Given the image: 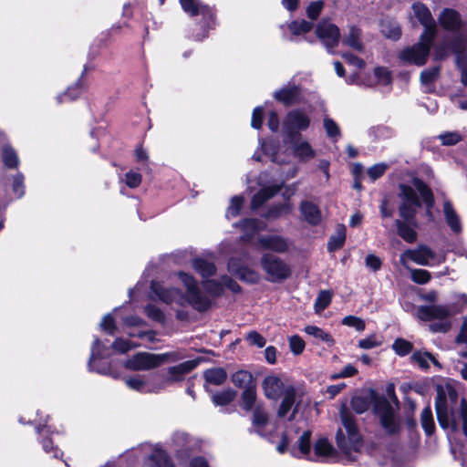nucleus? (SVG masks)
<instances>
[{"label": "nucleus", "mask_w": 467, "mask_h": 467, "mask_svg": "<svg viewBox=\"0 0 467 467\" xmlns=\"http://www.w3.org/2000/svg\"><path fill=\"white\" fill-rule=\"evenodd\" d=\"M323 124L327 135L332 140H337V139L340 137V129L338 125L332 119L329 118H325Z\"/></svg>", "instance_id": "864d4df0"}, {"label": "nucleus", "mask_w": 467, "mask_h": 467, "mask_svg": "<svg viewBox=\"0 0 467 467\" xmlns=\"http://www.w3.org/2000/svg\"><path fill=\"white\" fill-rule=\"evenodd\" d=\"M380 31L387 38L392 40H398L401 36L400 26L393 19H383L380 22Z\"/></svg>", "instance_id": "f704fd0d"}, {"label": "nucleus", "mask_w": 467, "mask_h": 467, "mask_svg": "<svg viewBox=\"0 0 467 467\" xmlns=\"http://www.w3.org/2000/svg\"><path fill=\"white\" fill-rule=\"evenodd\" d=\"M288 27L294 35L298 36L309 32L313 27V23L306 20L294 21Z\"/></svg>", "instance_id": "8fccbe9b"}, {"label": "nucleus", "mask_w": 467, "mask_h": 467, "mask_svg": "<svg viewBox=\"0 0 467 467\" xmlns=\"http://www.w3.org/2000/svg\"><path fill=\"white\" fill-rule=\"evenodd\" d=\"M411 360L416 363L420 368L427 369L430 368V363H432L434 366L441 368V364L436 359V358L428 351H415L411 356Z\"/></svg>", "instance_id": "72a5a7b5"}, {"label": "nucleus", "mask_w": 467, "mask_h": 467, "mask_svg": "<svg viewBox=\"0 0 467 467\" xmlns=\"http://www.w3.org/2000/svg\"><path fill=\"white\" fill-rule=\"evenodd\" d=\"M228 269L231 273L236 275L241 280L246 281L251 284L257 283L259 280L258 275L244 266H237L236 261L234 259H231L228 263Z\"/></svg>", "instance_id": "c85d7f7f"}, {"label": "nucleus", "mask_w": 467, "mask_h": 467, "mask_svg": "<svg viewBox=\"0 0 467 467\" xmlns=\"http://www.w3.org/2000/svg\"><path fill=\"white\" fill-rule=\"evenodd\" d=\"M411 279L420 285L427 284L431 279V274L424 269H414L411 271Z\"/></svg>", "instance_id": "69168bd1"}, {"label": "nucleus", "mask_w": 467, "mask_h": 467, "mask_svg": "<svg viewBox=\"0 0 467 467\" xmlns=\"http://www.w3.org/2000/svg\"><path fill=\"white\" fill-rule=\"evenodd\" d=\"M236 396V391L229 389L222 392L213 394L212 400L215 406H225L232 402Z\"/></svg>", "instance_id": "c03bdc74"}, {"label": "nucleus", "mask_w": 467, "mask_h": 467, "mask_svg": "<svg viewBox=\"0 0 467 467\" xmlns=\"http://www.w3.org/2000/svg\"><path fill=\"white\" fill-rule=\"evenodd\" d=\"M252 421L254 427L257 429V432L261 434L260 430L263 429L268 422V415L262 407H255L254 410Z\"/></svg>", "instance_id": "a18cd8bd"}, {"label": "nucleus", "mask_w": 467, "mask_h": 467, "mask_svg": "<svg viewBox=\"0 0 467 467\" xmlns=\"http://www.w3.org/2000/svg\"><path fill=\"white\" fill-rule=\"evenodd\" d=\"M138 346V344H134L130 340L117 338L112 344V348L119 353H126Z\"/></svg>", "instance_id": "bf43d9fd"}, {"label": "nucleus", "mask_w": 467, "mask_h": 467, "mask_svg": "<svg viewBox=\"0 0 467 467\" xmlns=\"http://www.w3.org/2000/svg\"><path fill=\"white\" fill-rule=\"evenodd\" d=\"M180 3L184 12L189 14L191 16L202 15L203 17L211 19L213 16L211 7L202 4L198 0H180Z\"/></svg>", "instance_id": "412c9836"}, {"label": "nucleus", "mask_w": 467, "mask_h": 467, "mask_svg": "<svg viewBox=\"0 0 467 467\" xmlns=\"http://www.w3.org/2000/svg\"><path fill=\"white\" fill-rule=\"evenodd\" d=\"M305 332L309 336H312L317 340L325 342L328 347L333 346L335 343V340L333 339L332 336L318 327L306 326L305 327Z\"/></svg>", "instance_id": "58836bf2"}, {"label": "nucleus", "mask_w": 467, "mask_h": 467, "mask_svg": "<svg viewBox=\"0 0 467 467\" xmlns=\"http://www.w3.org/2000/svg\"><path fill=\"white\" fill-rule=\"evenodd\" d=\"M368 134L370 137H373L375 140L386 139L392 135V130L388 127L384 126H377L372 127L368 130Z\"/></svg>", "instance_id": "e2e57ef3"}, {"label": "nucleus", "mask_w": 467, "mask_h": 467, "mask_svg": "<svg viewBox=\"0 0 467 467\" xmlns=\"http://www.w3.org/2000/svg\"><path fill=\"white\" fill-rule=\"evenodd\" d=\"M145 313L150 318H151L152 320H154L156 322L163 323L165 320V316H164L163 312L156 306H153V305L146 306Z\"/></svg>", "instance_id": "680f3d73"}, {"label": "nucleus", "mask_w": 467, "mask_h": 467, "mask_svg": "<svg viewBox=\"0 0 467 467\" xmlns=\"http://www.w3.org/2000/svg\"><path fill=\"white\" fill-rule=\"evenodd\" d=\"M232 382L235 387L244 389L255 386L252 373L243 369L238 370L232 375Z\"/></svg>", "instance_id": "4c0bfd02"}, {"label": "nucleus", "mask_w": 467, "mask_h": 467, "mask_svg": "<svg viewBox=\"0 0 467 467\" xmlns=\"http://www.w3.org/2000/svg\"><path fill=\"white\" fill-rule=\"evenodd\" d=\"M310 438H311V432L309 431H306L303 432V434L300 436V438L297 441L298 451H296L295 450L292 451V454L295 457L305 456L309 460L312 459V456L310 454V448H311Z\"/></svg>", "instance_id": "e433bc0d"}, {"label": "nucleus", "mask_w": 467, "mask_h": 467, "mask_svg": "<svg viewBox=\"0 0 467 467\" xmlns=\"http://www.w3.org/2000/svg\"><path fill=\"white\" fill-rule=\"evenodd\" d=\"M375 77L380 85H389L391 82L390 72L386 67H377L374 71Z\"/></svg>", "instance_id": "338daca9"}, {"label": "nucleus", "mask_w": 467, "mask_h": 467, "mask_svg": "<svg viewBox=\"0 0 467 467\" xmlns=\"http://www.w3.org/2000/svg\"><path fill=\"white\" fill-rule=\"evenodd\" d=\"M203 378L207 383L220 386L227 379V372L223 368H212L203 372Z\"/></svg>", "instance_id": "c9c22d12"}, {"label": "nucleus", "mask_w": 467, "mask_h": 467, "mask_svg": "<svg viewBox=\"0 0 467 467\" xmlns=\"http://www.w3.org/2000/svg\"><path fill=\"white\" fill-rule=\"evenodd\" d=\"M261 265L267 274V280L272 283L281 282L290 275L288 265L279 257L265 254L261 258Z\"/></svg>", "instance_id": "1a4fd4ad"}, {"label": "nucleus", "mask_w": 467, "mask_h": 467, "mask_svg": "<svg viewBox=\"0 0 467 467\" xmlns=\"http://www.w3.org/2000/svg\"><path fill=\"white\" fill-rule=\"evenodd\" d=\"M280 190L281 187L278 185H272L260 190L257 193L254 195L251 202V208L253 210L258 209L265 202H267L269 199L275 196Z\"/></svg>", "instance_id": "c756f323"}, {"label": "nucleus", "mask_w": 467, "mask_h": 467, "mask_svg": "<svg viewBox=\"0 0 467 467\" xmlns=\"http://www.w3.org/2000/svg\"><path fill=\"white\" fill-rule=\"evenodd\" d=\"M420 421L422 428L424 429L427 435H431L434 431L435 425L430 407L423 409L420 414Z\"/></svg>", "instance_id": "de8ad7c7"}, {"label": "nucleus", "mask_w": 467, "mask_h": 467, "mask_svg": "<svg viewBox=\"0 0 467 467\" xmlns=\"http://www.w3.org/2000/svg\"><path fill=\"white\" fill-rule=\"evenodd\" d=\"M160 373H154L148 377L136 375L125 379V383L130 389L141 393H158L163 389V383L159 381Z\"/></svg>", "instance_id": "f8f14e48"}, {"label": "nucleus", "mask_w": 467, "mask_h": 467, "mask_svg": "<svg viewBox=\"0 0 467 467\" xmlns=\"http://www.w3.org/2000/svg\"><path fill=\"white\" fill-rule=\"evenodd\" d=\"M332 299V294L331 292L327 290H322L316 301H315V310L317 313H319L323 311L325 308L328 306Z\"/></svg>", "instance_id": "09e8293b"}, {"label": "nucleus", "mask_w": 467, "mask_h": 467, "mask_svg": "<svg viewBox=\"0 0 467 467\" xmlns=\"http://www.w3.org/2000/svg\"><path fill=\"white\" fill-rule=\"evenodd\" d=\"M442 213L446 224L454 234H460L462 231V223L461 216L453 207L449 199H444L442 203Z\"/></svg>", "instance_id": "f3484780"}, {"label": "nucleus", "mask_w": 467, "mask_h": 467, "mask_svg": "<svg viewBox=\"0 0 467 467\" xmlns=\"http://www.w3.org/2000/svg\"><path fill=\"white\" fill-rule=\"evenodd\" d=\"M177 276L186 288L185 297L178 288L164 287L161 283L157 281L151 282V292L161 301L167 304H171L172 302L182 304V301L186 300L195 310L199 312H204L209 309L212 306V300L207 295L201 291L194 277L184 272H179Z\"/></svg>", "instance_id": "f03ea898"}, {"label": "nucleus", "mask_w": 467, "mask_h": 467, "mask_svg": "<svg viewBox=\"0 0 467 467\" xmlns=\"http://www.w3.org/2000/svg\"><path fill=\"white\" fill-rule=\"evenodd\" d=\"M334 449L328 441L325 438H321L317 441L314 446V457L311 460H327L333 457Z\"/></svg>", "instance_id": "2f4dec72"}, {"label": "nucleus", "mask_w": 467, "mask_h": 467, "mask_svg": "<svg viewBox=\"0 0 467 467\" xmlns=\"http://www.w3.org/2000/svg\"><path fill=\"white\" fill-rule=\"evenodd\" d=\"M362 31L356 26H351L342 38V44L356 51L363 52L364 44L361 40Z\"/></svg>", "instance_id": "393cba45"}, {"label": "nucleus", "mask_w": 467, "mask_h": 467, "mask_svg": "<svg viewBox=\"0 0 467 467\" xmlns=\"http://www.w3.org/2000/svg\"><path fill=\"white\" fill-rule=\"evenodd\" d=\"M238 225L246 231V234L242 237L245 241H249L255 233L265 230L266 227L264 222L257 219H245L240 222Z\"/></svg>", "instance_id": "473e14b6"}, {"label": "nucleus", "mask_w": 467, "mask_h": 467, "mask_svg": "<svg viewBox=\"0 0 467 467\" xmlns=\"http://www.w3.org/2000/svg\"><path fill=\"white\" fill-rule=\"evenodd\" d=\"M105 349L104 345L99 338H95L91 347V355L88 363L90 370H95L100 374H106L109 368L106 366L99 367L98 362L103 358V351Z\"/></svg>", "instance_id": "4be33fe9"}, {"label": "nucleus", "mask_w": 467, "mask_h": 467, "mask_svg": "<svg viewBox=\"0 0 467 467\" xmlns=\"http://www.w3.org/2000/svg\"><path fill=\"white\" fill-rule=\"evenodd\" d=\"M412 185L416 189V192H418L420 194L423 202H425L427 208V214L429 216H432L431 210L434 205V198L431 190L420 179H414L412 181Z\"/></svg>", "instance_id": "cd10ccee"}, {"label": "nucleus", "mask_w": 467, "mask_h": 467, "mask_svg": "<svg viewBox=\"0 0 467 467\" xmlns=\"http://www.w3.org/2000/svg\"><path fill=\"white\" fill-rule=\"evenodd\" d=\"M401 203L399 207L400 216L403 221L414 222L416 210L421 206L414 186L401 184L400 186Z\"/></svg>", "instance_id": "6e6552de"}, {"label": "nucleus", "mask_w": 467, "mask_h": 467, "mask_svg": "<svg viewBox=\"0 0 467 467\" xmlns=\"http://www.w3.org/2000/svg\"><path fill=\"white\" fill-rule=\"evenodd\" d=\"M412 344L403 338H397L392 345V348L396 354L400 356L409 354L412 350Z\"/></svg>", "instance_id": "6e6d98bb"}, {"label": "nucleus", "mask_w": 467, "mask_h": 467, "mask_svg": "<svg viewBox=\"0 0 467 467\" xmlns=\"http://www.w3.org/2000/svg\"><path fill=\"white\" fill-rule=\"evenodd\" d=\"M346 240V227L337 225L336 234L330 237L327 247L329 251H335L342 247Z\"/></svg>", "instance_id": "a19ab883"}, {"label": "nucleus", "mask_w": 467, "mask_h": 467, "mask_svg": "<svg viewBox=\"0 0 467 467\" xmlns=\"http://www.w3.org/2000/svg\"><path fill=\"white\" fill-rule=\"evenodd\" d=\"M242 407L245 410H251L254 406L256 400V388L255 386L246 388L244 389L242 395Z\"/></svg>", "instance_id": "79ce46f5"}, {"label": "nucleus", "mask_w": 467, "mask_h": 467, "mask_svg": "<svg viewBox=\"0 0 467 467\" xmlns=\"http://www.w3.org/2000/svg\"><path fill=\"white\" fill-rule=\"evenodd\" d=\"M350 405L353 410L358 414L365 412L369 407L368 400L359 396L353 397L351 399Z\"/></svg>", "instance_id": "4d7b16f0"}, {"label": "nucleus", "mask_w": 467, "mask_h": 467, "mask_svg": "<svg viewBox=\"0 0 467 467\" xmlns=\"http://www.w3.org/2000/svg\"><path fill=\"white\" fill-rule=\"evenodd\" d=\"M435 408L440 426L444 430H462L467 436V401L451 384L437 388Z\"/></svg>", "instance_id": "f257e3e1"}, {"label": "nucleus", "mask_w": 467, "mask_h": 467, "mask_svg": "<svg viewBox=\"0 0 467 467\" xmlns=\"http://www.w3.org/2000/svg\"><path fill=\"white\" fill-rule=\"evenodd\" d=\"M438 19L440 25L448 31L456 32L461 29L462 25L460 14L451 8H445Z\"/></svg>", "instance_id": "aec40b11"}, {"label": "nucleus", "mask_w": 467, "mask_h": 467, "mask_svg": "<svg viewBox=\"0 0 467 467\" xmlns=\"http://www.w3.org/2000/svg\"><path fill=\"white\" fill-rule=\"evenodd\" d=\"M310 117L302 109L289 111L283 121V131L287 140L300 138V132L310 126Z\"/></svg>", "instance_id": "0eeeda50"}, {"label": "nucleus", "mask_w": 467, "mask_h": 467, "mask_svg": "<svg viewBox=\"0 0 467 467\" xmlns=\"http://www.w3.org/2000/svg\"><path fill=\"white\" fill-rule=\"evenodd\" d=\"M170 357H173L172 360H176L178 358L173 353L153 354L140 352L127 359L124 362V367L135 371L150 370L166 362Z\"/></svg>", "instance_id": "39448f33"}, {"label": "nucleus", "mask_w": 467, "mask_h": 467, "mask_svg": "<svg viewBox=\"0 0 467 467\" xmlns=\"http://www.w3.org/2000/svg\"><path fill=\"white\" fill-rule=\"evenodd\" d=\"M291 143L294 155L302 161H306L315 157V150L306 140H302L301 137L292 140H287Z\"/></svg>", "instance_id": "5701e85b"}, {"label": "nucleus", "mask_w": 467, "mask_h": 467, "mask_svg": "<svg viewBox=\"0 0 467 467\" xmlns=\"http://www.w3.org/2000/svg\"><path fill=\"white\" fill-rule=\"evenodd\" d=\"M433 41L434 39L420 38L417 44L405 48L400 53V58L408 63L423 66L427 62Z\"/></svg>", "instance_id": "9b49d317"}, {"label": "nucleus", "mask_w": 467, "mask_h": 467, "mask_svg": "<svg viewBox=\"0 0 467 467\" xmlns=\"http://www.w3.org/2000/svg\"><path fill=\"white\" fill-rule=\"evenodd\" d=\"M440 75V67H432L420 73V81L422 85L429 86L432 84Z\"/></svg>", "instance_id": "3c124183"}, {"label": "nucleus", "mask_w": 467, "mask_h": 467, "mask_svg": "<svg viewBox=\"0 0 467 467\" xmlns=\"http://www.w3.org/2000/svg\"><path fill=\"white\" fill-rule=\"evenodd\" d=\"M3 161L6 167L8 168H16L18 165V158L15 150L5 146L3 148Z\"/></svg>", "instance_id": "603ef678"}, {"label": "nucleus", "mask_w": 467, "mask_h": 467, "mask_svg": "<svg viewBox=\"0 0 467 467\" xmlns=\"http://www.w3.org/2000/svg\"><path fill=\"white\" fill-rule=\"evenodd\" d=\"M244 203V198L242 196H234L231 199L230 206L228 207L226 211V217L227 218H233L236 217L243 206Z\"/></svg>", "instance_id": "5fc2aeb1"}, {"label": "nucleus", "mask_w": 467, "mask_h": 467, "mask_svg": "<svg viewBox=\"0 0 467 467\" xmlns=\"http://www.w3.org/2000/svg\"><path fill=\"white\" fill-rule=\"evenodd\" d=\"M171 441L179 455H181V453L188 454L189 437L186 433L175 432L171 438Z\"/></svg>", "instance_id": "37998d69"}, {"label": "nucleus", "mask_w": 467, "mask_h": 467, "mask_svg": "<svg viewBox=\"0 0 467 467\" xmlns=\"http://www.w3.org/2000/svg\"><path fill=\"white\" fill-rule=\"evenodd\" d=\"M262 388L267 399L277 400L285 391L286 386H285L278 376L272 374L264 379Z\"/></svg>", "instance_id": "dca6fc26"}, {"label": "nucleus", "mask_w": 467, "mask_h": 467, "mask_svg": "<svg viewBox=\"0 0 467 467\" xmlns=\"http://www.w3.org/2000/svg\"><path fill=\"white\" fill-rule=\"evenodd\" d=\"M456 64L461 71V81L464 86H467V55L457 56Z\"/></svg>", "instance_id": "0e129e2a"}, {"label": "nucleus", "mask_w": 467, "mask_h": 467, "mask_svg": "<svg viewBox=\"0 0 467 467\" xmlns=\"http://www.w3.org/2000/svg\"><path fill=\"white\" fill-rule=\"evenodd\" d=\"M398 234L407 243H414L417 240V233L414 230V222L396 220Z\"/></svg>", "instance_id": "7c9ffc66"}, {"label": "nucleus", "mask_w": 467, "mask_h": 467, "mask_svg": "<svg viewBox=\"0 0 467 467\" xmlns=\"http://www.w3.org/2000/svg\"><path fill=\"white\" fill-rule=\"evenodd\" d=\"M451 48L457 56L466 55L464 50L467 48V40L462 36H456L451 43Z\"/></svg>", "instance_id": "774afa93"}, {"label": "nucleus", "mask_w": 467, "mask_h": 467, "mask_svg": "<svg viewBox=\"0 0 467 467\" xmlns=\"http://www.w3.org/2000/svg\"><path fill=\"white\" fill-rule=\"evenodd\" d=\"M316 33L327 51L333 53V49L338 45L339 42V28L335 24H332L327 20H323L317 25Z\"/></svg>", "instance_id": "4468645a"}, {"label": "nucleus", "mask_w": 467, "mask_h": 467, "mask_svg": "<svg viewBox=\"0 0 467 467\" xmlns=\"http://www.w3.org/2000/svg\"><path fill=\"white\" fill-rule=\"evenodd\" d=\"M144 467H175L167 453L155 447L145 461Z\"/></svg>", "instance_id": "b1692460"}, {"label": "nucleus", "mask_w": 467, "mask_h": 467, "mask_svg": "<svg viewBox=\"0 0 467 467\" xmlns=\"http://www.w3.org/2000/svg\"><path fill=\"white\" fill-rule=\"evenodd\" d=\"M414 263L420 265L433 266L441 265L444 259L440 257L429 246L420 244L416 249H409L404 253Z\"/></svg>", "instance_id": "ddd939ff"}, {"label": "nucleus", "mask_w": 467, "mask_h": 467, "mask_svg": "<svg viewBox=\"0 0 467 467\" xmlns=\"http://www.w3.org/2000/svg\"><path fill=\"white\" fill-rule=\"evenodd\" d=\"M258 244L263 249L272 250L276 253H285L289 247L287 240L280 235L260 236L258 238Z\"/></svg>", "instance_id": "a211bd4d"}, {"label": "nucleus", "mask_w": 467, "mask_h": 467, "mask_svg": "<svg viewBox=\"0 0 467 467\" xmlns=\"http://www.w3.org/2000/svg\"><path fill=\"white\" fill-rule=\"evenodd\" d=\"M455 314L454 306L443 305L420 306L418 308V317L430 321V329L434 333H445L451 327V317Z\"/></svg>", "instance_id": "20e7f679"}, {"label": "nucleus", "mask_w": 467, "mask_h": 467, "mask_svg": "<svg viewBox=\"0 0 467 467\" xmlns=\"http://www.w3.org/2000/svg\"><path fill=\"white\" fill-rule=\"evenodd\" d=\"M300 211L306 221L311 225H317L322 220V214L317 205L309 201H303L300 204Z\"/></svg>", "instance_id": "a878e982"}, {"label": "nucleus", "mask_w": 467, "mask_h": 467, "mask_svg": "<svg viewBox=\"0 0 467 467\" xmlns=\"http://www.w3.org/2000/svg\"><path fill=\"white\" fill-rule=\"evenodd\" d=\"M382 344V339L377 335H370L369 337L358 341V347L363 349H370L379 347Z\"/></svg>", "instance_id": "13d9d810"}, {"label": "nucleus", "mask_w": 467, "mask_h": 467, "mask_svg": "<svg viewBox=\"0 0 467 467\" xmlns=\"http://www.w3.org/2000/svg\"><path fill=\"white\" fill-rule=\"evenodd\" d=\"M192 266L203 278L213 275L216 271V267L213 263L201 258L194 259Z\"/></svg>", "instance_id": "ea45409f"}, {"label": "nucleus", "mask_w": 467, "mask_h": 467, "mask_svg": "<svg viewBox=\"0 0 467 467\" xmlns=\"http://www.w3.org/2000/svg\"><path fill=\"white\" fill-rule=\"evenodd\" d=\"M413 18H415L424 28L423 32L420 36L421 40L427 38H429V40L435 39L438 32L437 25L430 9L424 4L416 2L411 5L410 20L411 24L415 26Z\"/></svg>", "instance_id": "423d86ee"}, {"label": "nucleus", "mask_w": 467, "mask_h": 467, "mask_svg": "<svg viewBox=\"0 0 467 467\" xmlns=\"http://www.w3.org/2000/svg\"><path fill=\"white\" fill-rule=\"evenodd\" d=\"M340 418L347 437L342 430H338L336 437L337 444L348 461H355L356 456L353 453L359 451L362 447V440L355 421V417L345 404L341 406Z\"/></svg>", "instance_id": "7ed1b4c3"}, {"label": "nucleus", "mask_w": 467, "mask_h": 467, "mask_svg": "<svg viewBox=\"0 0 467 467\" xmlns=\"http://www.w3.org/2000/svg\"><path fill=\"white\" fill-rule=\"evenodd\" d=\"M198 364V360H187L177 366L169 368L167 377L160 373L159 381L160 383H163V389L167 385L182 380L183 376L193 370Z\"/></svg>", "instance_id": "2eb2a0df"}, {"label": "nucleus", "mask_w": 467, "mask_h": 467, "mask_svg": "<svg viewBox=\"0 0 467 467\" xmlns=\"http://www.w3.org/2000/svg\"><path fill=\"white\" fill-rule=\"evenodd\" d=\"M274 97L286 106L293 105L299 101L300 89L296 85L287 86L275 92Z\"/></svg>", "instance_id": "bb28decb"}, {"label": "nucleus", "mask_w": 467, "mask_h": 467, "mask_svg": "<svg viewBox=\"0 0 467 467\" xmlns=\"http://www.w3.org/2000/svg\"><path fill=\"white\" fill-rule=\"evenodd\" d=\"M202 287L212 296L218 297L223 293L222 278L220 281L208 279L202 282Z\"/></svg>", "instance_id": "49530a36"}, {"label": "nucleus", "mask_w": 467, "mask_h": 467, "mask_svg": "<svg viewBox=\"0 0 467 467\" xmlns=\"http://www.w3.org/2000/svg\"><path fill=\"white\" fill-rule=\"evenodd\" d=\"M375 411L386 432L389 434H396L399 432L400 422L395 414L394 408L386 399L379 400L376 402Z\"/></svg>", "instance_id": "9d476101"}, {"label": "nucleus", "mask_w": 467, "mask_h": 467, "mask_svg": "<svg viewBox=\"0 0 467 467\" xmlns=\"http://www.w3.org/2000/svg\"><path fill=\"white\" fill-rule=\"evenodd\" d=\"M284 394L283 400L280 404V407L278 409V416L279 417H285L289 410L293 409V412L291 416L289 417V420H294L295 414L297 411V406L296 404V389L293 386L289 385L286 386L285 389V391L282 393Z\"/></svg>", "instance_id": "6ab92c4d"}, {"label": "nucleus", "mask_w": 467, "mask_h": 467, "mask_svg": "<svg viewBox=\"0 0 467 467\" xmlns=\"http://www.w3.org/2000/svg\"><path fill=\"white\" fill-rule=\"evenodd\" d=\"M12 190L17 198H22L24 196L25 185H24V175L22 173H17L14 176Z\"/></svg>", "instance_id": "052dcab7"}]
</instances>
